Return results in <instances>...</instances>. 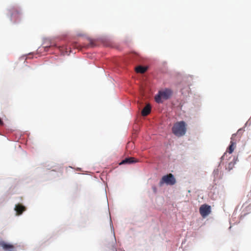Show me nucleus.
I'll return each mask as SVG.
<instances>
[{
  "label": "nucleus",
  "instance_id": "f257e3e1",
  "mask_svg": "<svg viewBox=\"0 0 251 251\" xmlns=\"http://www.w3.org/2000/svg\"><path fill=\"white\" fill-rule=\"evenodd\" d=\"M173 91L169 88H165L159 91L157 95L155 96V100L156 102L162 103L163 100L169 99L173 95Z\"/></svg>",
  "mask_w": 251,
  "mask_h": 251
},
{
  "label": "nucleus",
  "instance_id": "f03ea898",
  "mask_svg": "<svg viewBox=\"0 0 251 251\" xmlns=\"http://www.w3.org/2000/svg\"><path fill=\"white\" fill-rule=\"evenodd\" d=\"M186 131V124L184 121L177 122L172 127L173 133L177 136L184 135Z\"/></svg>",
  "mask_w": 251,
  "mask_h": 251
},
{
  "label": "nucleus",
  "instance_id": "7ed1b4c3",
  "mask_svg": "<svg viewBox=\"0 0 251 251\" xmlns=\"http://www.w3.org/2000/svg\"><path fill=\"white\" fill-rule=\"evenodd\" d=\"M176 182V179L172 174L164 176L159 182V186H162L164 183L167 185H173Z\"/></svg>",
  "mask_w": 251,
  "mask_h": 251
},
{
  "label": "nucleus",
  "instance_id": "20e7f679",
  "mask_svg": "<svg viewBox=\"0 0 251 251\" xmlns=\"http://www.w3.org/2000/svg\"><path fill=\"white\" fill-rule=\"evenodd\" d=\"M199 211L201 216L205 218L210 213L211 207L207 204H202L200 207Z\"/></svg>",
  "mask_w": 251,
  "mask_h": 251
},
{
  "label": "nucleus",
  "instance_id": "39448f33",
  "mask_svg": "<svg viewBox=\"0 0 251 251\" xmlns=\"http://www.w3.org/2000/svg\"><path fill=\"white\" fill-rule=\"evenodd\" d=\"M138 160L135 158L134 157H128L123 160L120 163V165L124 164H132L133 163L138 162Z\"/></svg>",
  "mask_w": 251,
  "mask_h": 251
},
{
  "label": "nucleus",
  "instance_id": "423d86ee",
  "mask_svg": "<svg viewBox=\"0 0 251 251\" xmlns=\"http://www.w3.org/2000/svg\"><path fill=\"white\" fill-rule=\"evenodd\" d=\"M233 139V138H230L231 141L230 143V145L226 150V152H228L229 153H232L236 147V144L235 143V141H234Z\"/></svg>",
  "mask_w": 251,
  "mask_h": 251
},
{
  "label": "nucleus",
  "instance_id": "0eeeda50",
  "mask_svg": "<svg viewBox=\"0 0 251 251\" xmlns=\"http://www.w3.org/2000/svg\"><path fill=\"white\" fill-rule=\"evenodd\" d=\"M25 207L21 204L16 205L15 210L16 211L17 215H21L25 210Z\"/></svg>",
  "mask_w": 251,
  "mask_h": 251
},
{
  "label": "nucleus",
  "instance_id": "6e6552de",
  "mask_svg": "<svg viewBox=\"0 0 251 251\" xmlns=\"http://www.w3.org/2000/svg\"><path fill=\"white\" fill-rule=\"evenodd\" d=\"M151 111V106L150 104H148L146 105V106L143 109L141 113L142 116H146L149 115Z\"/></svg>",
  "mask_w": 251,
  "mask_h": 251
},
{
  "label": "nucleus",
  "instance_id": "1a4fd4ad",
  "mask_svg": "<svg viewBox=\"0 0 251 251\" xmlns=\"http://www.w3.org/2000/svg\"><path fill=\"white\" fill-rule=\"evenodd\" d=\"M11 12L12 20H13L14 21H16V18H18L19 17V15H20L19 11L15 8H13L11 10Z\"/></svg>",
  "mask_w": 251,
  "mask_h": 251
},
{
  "label": "nucleus",
  "instance_id": "9d476101",
  "mask_svg": "<svg viewBox=\"0 0 251 251\" xmlns=\"http://www.w3.org/2000/svg\"><path fill=\"white\" fill-rule=\"evenodd\" d=\"M242 129H239L237 133L236 134H233L232 135V136L231 138H233L234 141H235V143H236V141L238 140H239L240 138L241 137V133L242 132Z\"/></svg>",
  "mask_w": 251,
  "mask_h": 251
},
{
  "label": "nucleus",
  "instance_id": "9b49d317",
  "mask_svg": "<svg viewBox=\"0 0 251 251\" xmlns=\"http://www.w3.org/2000/svg\"><path fill=\"white\" fill-rule=\"evenodd\" d=\"M0 246L3 247V248L5 250H7L8 249H12L14 248V246L12 245L7 244L4 242H0Z\"/></svg>",
  "mask_w": 251,
  "mask_h": 251
},
{
  "label": "nucleus",
  "instance_id": "f8f14e48",
  "mask_svg": "<svg viewBox=\"0 0 251 251\" xmlns=\"http://www.w3.org/2000/svg\"><path fill=\"white\" fill-rule=\"evenodd\" d=\"M147 71V68L139 66L136 68V71L139 73H144Z\"/></svg>",
  "mask_w": 251,
  "mask_h": 251
},
{
  "label": "nucleus",
  "instance_id": "ddd939ff",
  "mask_svg": "<svg viewBox=\"0 0 251 251\" xmlns=\"http://www.w3.org/2000/svg\"><path fill=\"white\" fill-rule=\"evenodd\" d=\"M152 189H153V192L154 193H156V191H157V189H156V187L155 186H153L152 187Z\"/></svg>",
  "mask_w": 251,
  "mask_h": 251
},
{
  "label": "nucleus",
  "instance_id": "4468645a",
  "mask_svg": "<svg viewBox=\"0 0 251 251\" xmlns=\"http://www.w3.org/2000/svg\"><path fill=\"white\" fill-rule=\"evenodd\" d=\"M3 124H3V121H2L1 120V119L0 118V125L1 126H2V125H3Z\"/></svg>",
  "mask_w": 251,
  "mask_h": 251
},
{
  "label": "nucleus",
  "instance_id": "2eb2a0df",
  "mask_svg": "<svg viewBox=\"0 0 251 251\" xmlns=\"http://www.w3.org/2000/svg\"><path fill=\"white\" fill-rule=\"evenodd\" d=\"M225 154H226V153L222 156V157H221L222 159H224V158L225 157Z\"/></svg>",
  "mask_w": 251,
  "mask_h": 251
},
{
  "label": "nucleus",
  "instance_id": "dca6fc26",
  "mask_svg": "<svg viewBox=\"0 0 251 251\" xmlns=\"http://www.w3.org/2000/svg\"><path fill=\"white\" fill-rule=\"evenodd\" d=\"M65 49L66 50V51H66V52H68V51H67V49L65 47Z\"/></svg>",
  "mask_w": 251,
  "mask_h": 251
},
{
  "label": "nucleus",
  "instance_id": "f3484780",
  "mask_svg": "<svg viewBox=\"0 0 251 251\" xmlns=\"http://www.w3.org/2000/svg\"><path fill=\"white\" fill-rule=\"evenodd\" d=\"M62 50H64V47H62Z\"/></svg>",
  "mask_w": 251,
  "mask_h": 251
}]
</instances>
